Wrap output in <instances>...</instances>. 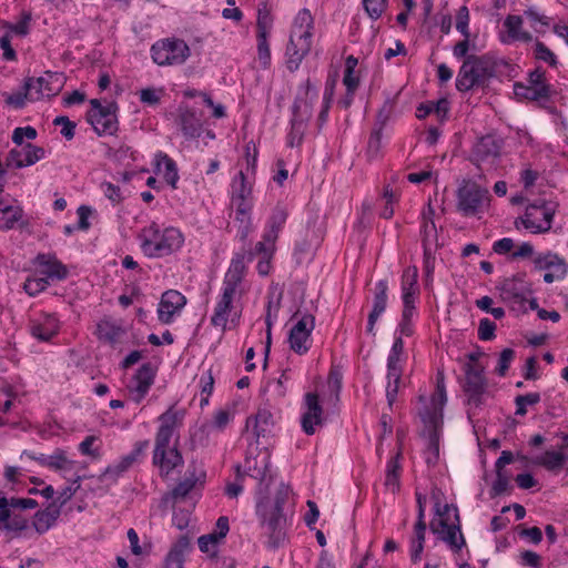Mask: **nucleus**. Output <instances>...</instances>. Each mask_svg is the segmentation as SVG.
I'll return each instance as SVG.
<instances>
[{
	"label": "nucleus",
	"mask_w": 568,
	"mask_h": 568,
	"mask_svg": "<svg viewBox=\"0 0 568 568\" xmlns=\"http://www.w3.org/2000/svg\"><path fill=\"white\" fill-rule=\"evenodd\" d=\"M290 493V487L281 483L273 499L265 496L257 503V513L271 548H278L285 540L286 517L282 505L288 499Z\"/></svg>",
	"instance_id": "obj_1"
},
{
	"label": "nucleus",
	"mask_w": 568,
	"mask_h": 568,
	"mask_svg": "<svg viewBox=\"0 0 568 568\" xmlns=\"http://www.w3.org/2000/svg\"><path fill=\"white\" fill-rule=\"evenodd\" d=\"M494 75L495 63L488 55L470 54L459 69L456 88L460 92H466L476 87H484Z\"/></svg>",
	"instance_id": "obj_2"
},
{
	"label": "nucleus",
	"mask_w": 568,
	"mask_h": 568,
	"mask_svg": "<svg viewBox=\"0 0 568 568\" xmlns=\"http://www.w3.org/2000/svg\"><path fill=\"white\" fill-rule=\"evenodd\" d=\"M144 239L141 247L145 255L163 256L179 250L183 243L182 233L174 227H168L160 234L155 224L143 231Z\"/></svg>",
	"instance_id": "obj_3"
},
{
	"label": "nucleus",
	"mask_w": 568,
	"mask_h": 568,
	"mask_svg": "<svg viewBox=\"0 0 568 568\" xmlns=\"http://www.w3.org/2000/svg\"><path fill=\"white\" fill-rule=\"evenodd\" d=\"M305 98L297 99L294 103V116L292 119V129L288 134L290 146H297L301 144L307 121L313 114V102L317 99L315 88L307 80L305 85Z\"/></svg>",
	"instance_id": "obj_4"
},
{
	"label": "nucleus",
	"mask_w": 568,
	"mask_h": 568,
	"mask_svg": "<svg viewBox=\"0 0 568 568\" xmlns=\"http://www.w3.org/2000/svg\"><path fill=\"white\" fill-rule=\"evenodd\" d=\"M153 62L158 65L182 64L191 54L186 42L178 38H166L156 41L151 47Z\"/></svg>",
	"instance_id": "obj_5"
},
{
	"label": "nucleus",
	"mask_w": 568,
	"mask_h": 568,
	"mask_svg": "<svg viewBox=\"0 0 568 568\" xmlns=\"http://www.w3.org/2000/svg\"><path fill=\"white\" fill-rule=\"evenodd\" d=\"M423 422L422 435L427 439L425 460L429 466L437 464L439 458V437L443 428V416L440 412H419Z\"/></svg>",
	"instance_id": "obj_6"
},
{
	"label": "nucleus",
	"mask_w": 568,
	"mask_h": 568,
	"mask_svg": "<svg viewBox=\"0 0 568 568\" xmlns=\"http://www.w3.org/2000/svg\"><path fill=\"white\" fill-rule=\"evenodd\" d=\"M503 144V140L497 135L486 134L475 142L469 159L478 168H493L500 156Z\"/></svg>",
	"instance_id": "obj_7"
},
{
	"label": "nucleus",
	"mask_w": 568,
	"mask_h": 568,
	"mask_svg": "<svg viewBox=\"0 0 568 568\" xmlns=\"http://www.w3.org/2000/svg\"><path fill=\"white\" fill-rule=\"evenodd\" d=\"M555 209L545 201H536L527 206L525 215L519 219L525 229L532 233H546L551 229Z\"/></svg>",
	"instance_id": "obj_8"
},
{
	"label": "nucleus",
	"mask_w": 568,
	"mask_h": 568,
	"mask_svg": "<svg viewBox=\"0 0 568 568\" xmlns=\"http://www.w3.org/2000/svg\"><path fill=\"white\" fill-rule=\"evenodd\" d=\"M464 392L468 397V404L478 408L483 404V395L487 389V381L484 368L479 364L467 363L465 365Z\"/></svg>",
	"instance_id": "obj_9"
},
{
	"label": "nucleus",
	"mask_w": 568,
	"mask_h": 568,
	"mask_svg": "<svg viewBox=\"0 0 568 568\" xmlns=\"http://www.w3.org/2000/svg\"><path fill=\"white\" fill-rule=\"evenodd\" d=\"M433 534L437 535L454 551H459L465 546V538L460 530V520L457 507H455V521L448 524V519L433 520L429 525Z\"/></svg>",
	"instance_id": "obj_10"
},
{
	"label": "nucleus",
	"mask_w": 568,
	"mask_h": 568,
	"mask_svg": "<svg viewBox=\"0 0 568 568\" xmlns=\"http://www.w3.org/2000/svg\"><path fill=\"white\" fill-rule=\"evenodd\" d=\"M312 33L304 30H292L286 48V64L291 71L298 69L312 47Z\"/></svg>",
	"instance_id": "obj_11"
},
{
	"label": "nucleus",
	"mask_w": 568,
	"mask_h": 568,
	"mask_svg": "<svg viewBox=\"0 0 568 568\" xmlns=\"http://www.w3.org/2000/svg\"><path fill=\"white\" fill-rule=\"evenodd\" d=\"M525 275H515L510 278H506L499 286L500 297L504 302L510 304L514 308L516 306L521 307L527 302L528 295L531 290L524 280Z\"/></svg>",
	"instance_id": "obj_12"
},
{
	"label": "nucleus",
	"mask_w": 568,
	"mask_h": 568,
	"mask_svg": "<svg viewBox=\"0 0 568 568\" xmlns=\"http://www.w3.org/2000/svg\"><path fill=\"white\" fill-rule=\"evenodd\" d=\"M487 193L486 190L479 187L475 182L465 181L457 191V207L464 215H474Z\"/></svg>",
	"instance_id": "obj_13"
},
{
	"label": "nucleus",
	"mask_w": 568,
	"mask_h": 568,
	"mask_svg": "<svg viewBox=\"0 0 568 568\" xmlns=\"http://www.w3.org/2000/svg\"><path fill=\"white\" fill-rule=\"evenodd\" d=\"M116 111L118 104L110 102L103 111H89L87 120L99 135H112L118 131Z\"/></svg>",
	"instance_id": "obj_14"
},
{
	"label": "nucleus",
	"mask_w": 568,
	"mask_h": 568,
	"mask_svg": "<svg viewBox=\"0 0 568 568\" xmlns=\"http://www.w3.org/2000/svg\"><path fill=\"white\" fill-rule=\"evenodd\" d=\"M45 151L41 146L32 143L22 145L21 150L12 149L6 156V166L8 169H22L30 166L44 158Z\"/></svg>",
	"instance_id": "obj_15"
},
{
	"label": "nucleus",
	"mask_w": 568,
	"mask_h": 568,
	"mask_svg": "<svg viewBox=\"0 0 568 568\" xmlns=\"http://www.w3.org/2000/svg\"><path fill=\"white\" fill-rule=\"evenodd\" d=\"M159 420L161 425L155 437L154 453H156L158 456H161L163 450L168 449L173 433L178 427L179 412L171 407L159 417Z\"/></svg>",
	"instance_id": "obj_16"
},
{
	"label": "nucleus",
	"mask_w": 568,
	"mask_h": 568,
	"mask_svg": "<svg viewBox=\"0 0 568 568\" xmlns=\"http://www.w3.org/2000/svg\"><path fill=\"white\" fill-rule=\"evenodd\" d=\"M314 316L307 314L291 328L288 342L295 353L304 354L308 351L307 342L314 328Z\"/></svg>",
	"instance_id": "obj_17"
},
{
	"label": "nucleus",
	"mask_w": 568,
	"mask_h": 568,
	"mask_svg": "<svg viewBox=\"0 0 568 568\" xmlns=\"http://www.w3.org/2000/svg\"><path fill=\"white\" fill-rule=\"evenodd\" d=\"M185 304L186 298L180 292L174 290L166 291L163 293L159 304V321L163 324H170L173 321V316L180 312Z\"/></svg>",
	"instance_id": "obj_18"
},
{
	"label": "nucleus",
	"mask_w": 568,
	"mask_h": 568,
	"mask_svg": "<svg viewBox=\"0 0 568 568\" xmlns=\"http://www.w3.org/2000/svg\"><path fill=\"white\" fill-rule=\"evenodd\" d=\"M154 371L150 363L143 364L135 373L130 385L129 392L132 394V399L140 403L148 394L154 381Z\"/></svg>",
	"instance_id": "obj_19"
},
{
	"label": "nucleus",
	"mask_w": 568,
	"mask_h": 568,
	"mask_svg": "<svg viewBox=\"0 0 568 568\" xmlns=\"http://www.w3.org/2000/svg\"><path fill=\"white\" fill-rule=\"evenodd\" d=\"M65 82L63 73L47 71L44 75L33 79L36 99L53 97L58 94Z\"/></svg>",
	"instance_id": "obj_20"
},
{
	"label": "nucleus",
	"mask_w": 568,
	"mask_h": 568,
	"mask_svg": "<svg viewBox=\"0 0 568 568\" xmlns=\"http://www.w3.org/2000/svg\"><path fill=\"white\" fill-rule=\"evenodd\" d=\"M387 281L382 280L376 284V292L373 300V308L367 318V333L375 335V324L387 306Z\"/></svg>",
	"instance_id": "obj_21"
},
{
	"label": "nucleus",
	"mask_w": 568,
	"mask_h": 568,
	"mask_svg": "<svg viewBox=\"0 0 568 568\" xmlns=\"http://www.w3.org/2000/svg\"><path fill=\"white\" fill-rule=\"evenodd\" d=\"M305 404L307 412L302 416V427L307 435L315 433V425L322 424V406L320 405L318 395L315 393H307L305 395Z\"/></svg>",
	"instance_id": "obj_22"
},
{
	"label": "nucleus",
	"mask_w": 568,
	"mask_h": 568,
	"mask_svg": "<svg viewBox=\"0 0 568 568\" xmlns=\"http://www.w3.org/2000/svg\"><path fill=\"white\" fill-rule=\"evenodd\" d=\"M245 467L248 475L260 480L258 494L263 495L267 493L268 483L263 487V483L267 478L270 467V456L266 452L258 454L254 458H246Z\"/></svg>",
	"instance_id": "obj_23"
},
{
	"label": "nucleus",
	"mask_w": 568,
	"mask_h": 568,
	"mask_svg": "<svg viewBox=\"0 0 568 568\" xmlns=\"http://www.w3.org/2000/svg\"><path fill=\"white\" fill-rule=\"evenodd\" d=\"M235 293L236 290H234L233 287L224 286L221 300L216 304L214 314L211 317L212 325L220 326L223 332L226 329L227 320L233 308L232 303Z\"/></svg>",
	"instance_id": "obj_24"
},
{
	"label": "nucleus",
	"mask_w": 568,
	"mask_h": 568,
	"mask_svg": "<svg viewBox=\"0 0 568 568\" xmlns=\"http://www.w3.org/2000/svg\"><path fill=\"white\" fill-rule=\"evenodd\" d=\"M37 264L41 267L40 274L47 280H63L68 275L67 267L50 254H39L36 258Z\"/></svg>",
	"instance_id": "obj_25"
},
{
	"label": "nucleus",
	"mask_w": 568,
	"mask_h": 568,
	"mask_svg": "<svg viewBox=\"0 0 568 568\" xmlns=\"http://www.w3.org/2000/svg\"><path fill=\"white\" fill-rule=\"evenodd\" d=\"M253 427V434L258 442L260 438L266 437L272 429L273 426V415L266 408H261L257 410L254 417H250L246 420V429Z\"/></svg>",
	"instance_id": "obj_26"
},
{
	"label": "nucleus",
	"mask_w": 568,
	"mask_h": 568,
	"mask_svg": "<svg viewBox=\"0 0 568 568\" xmlns=\"http://www.w3.org/2000/svg\"><path fill=\"white\" fill-rule=\"evenodd\" d=\"M535 270H549L556 271V275H566L568 272V265L566 261L560 257L558 254L552 252H547L544 254H538L534 258Z\"/></svg>",
	"instance_id": "obj_27"
},
{
	"label": "nucleus",
	"mask_w": 568,
	"mask_h": 568,
	"mask_svg": "<svg viewBox=\"0 0 568 568\" xmlns=\"http://www.w3.org/2000/svg\"><path fill=\"white\" fill-rule=\"evenodd\" d=\"M153 464L159 466L161 476H168L174 468L183 464V457L174 446L170 450H163L161 456L153 453Z\"/></svg>",
	"instance_id": "obj_28"
},
{
	"label": "nucleus",
	"mask_w": 568,
	"mask_h": 568,
	"mask_svg": "<svg viewBox=\"0 0 568 568\" xmlns=\"http://www.w3.org/2000/svg\"><path fill=\"white\" fill-rule=\"evenodd\" d=\"M195 484L196 478L194 475L179 481L171 493L162 497V506L166 507L171 504L173 507L176 501L184 499L190 494V491L195 487Z\"/></svg>",
	"instance_id": "obj_29"
},
{
	"label": "nucleus",
	"mask_w": 568,
	"mask_h": 568,
	"mask_svg": "<svg viewBox=\"0 0 568 568\" xmlns=\"http://www.w3.org/2000/svg\"><path fill=\"white\" fill-rule=\"evenodd\" d=\"M149 447V440H141L135 443L133 450L122 457V459L113 467H109L105 470V474L114 473L115 475H120L128 470L139 458L143 455L145 449Z\"/></svg>",
	"instance_id": "obj_30"
},
{
	"label": "nucleus",
	"mask_w": 568,
	"mask_h": 568,
	"mask_svg": "<svg viewBox=\"0 0 568 568\" xmlns=\"http://www.w3.org/2000/svg\"><path fill=\"white\" fill-rule=\"evenodd\" d=\"M402 372L403 371L399 365V362L387 361L388 384L386 387V397H387L389 406H392L396 399V396L398 393V386H399L400 378H402Z\"/></svg>",
	"instance_id": "obj_31"
},
{
	"label": "nucleus",
	"mask_w": 568,
	"mask_h": 568,
	"mask_svg": "<svg viewBox=\"0 0 568 568\" xmlns=\"http://www.w3.org/2000/svg\"><path fill=\"white\" fill-rule=\"evenodd\" d=\"M180 125L185 136L195 138L201 132V121L195 112L187 108H180Z\"/></svg>",
	"instance_id": "obj_32"
},
{
	"label": "nucleus",
	"mask_w": 568,
	"mask_h": 568,
	"mask_svg": "<svg viewBox=\"0 0 568 568\" xmlns=\"http://www.w3.org/2000/svg\"><path fill=\"white\" fill-rule=\"evenodd\" d=\"M59 516L60 508L52 504L44 510L36 513L33 526L39 534H43L55 523Z\"/></svg>",
	"instance_id": "obj_33"
},
{
	"label": "nucleus",
	"mask_w": 568,
	"mask_h": 568,
	"mask_svg": "<svg viewBox=\"0 0 568 568\" xmlns=\"http://www.w3.org/2000/svg\"><path fill=\"white\" fill-rule=\"evenodd\" d=\"M514 93L518 99H526L529 101H538L541 99H548L550 93L549 87L534 88L529 84L515 83Z\"/></svg>",
	"instance_id": "obj_34"
},
{
	"label": "nucleus",
	"mask_w": 568,
	"mask_h": 568,
	"mask_svg": "<svg viewBox=\"0 0 568 568\" xmlns=\"http://www.w3.org/2000/svg\"><path fill=\"white\" fill-rule=\"evenodd\" d=\"M244 273V254H237L231 262V266L225 275L224 286H231L237 290Z\"/></svg>",
	"instance_id": "obj_35"
},
{
	"label": "nucleus",
	"mask_w": 568,
	"mask_h": 568,
	"mask_svg": "<svg viewBox=\"0 0 568 568\" xmlns=\"http://www.w3.org/2000/svg\"><path fill=\"white\" fill-rule=\"evenodd\" d=\"M164 164V179L169 184L175 187V184L179 180L178 169L174 161L169 158L165 153L159 152L155 155V172L159 173L161 171V165Z\"/></svg>",
	"instance_id": "obj_36"
},
{
	"label": "nucleus",
	"mask_w": 568,
	"mask_h": 568,
	"mask_svg": "<svg viewBox=\"0 0 568 568\" xmlns=\"http://www.w3.org/2000/svg\"><path fill=\"white\" fill-rule=\"evenodd\" d=\"M191 541L187 535L179 537L176 542L171 548L165 562L175 565L176 568L183 567V554L190 549Z\"/></svg>",
	"instance_id": "obj_37"
},
{
	"label": "nucleus",
	"mask_w": 568,
	"mask_h": 568,
	"mask_svg": "<svg viewBox=\"0 0 568 568\" xmlns=\"http://www.w3.org/2000/svg\"><path fill=\"white\" fill-rule=\"evenodd\" d=\"M33 90V78H28L24 81L23 91L17 92L13 94H10L7 97L6 102L9 105H12L14 108H22L24 106L26 100H37Z\"/></svg>",
	"instance_id": "obj_38"
},
{
	"label": "nucleus",
	"mask_w": 568,
	"mask_h": 568,
	"mask_svg": "<svg viewBox=\"0 0 568 568\" xmlns=\"http://www.w3.org/2000/svg\"><path fill=\"white\" fill-rule=\"evenodd\" d=\"M400 453H397L396 456H394L388 465L386 470V478H385V486L394 494L399 488V459Z\"/></svg>",
	"instance_id": "obj_39"
},
{
	"label": "nucleus",
	"mask_w": 568,
	"mask_h": 568,
	"mask_svg": "<svg viewBox=\"0 0 568 568\" xmlns=\"http://www.w3.org/2000/svg\"><path fill=\"white\" fill-rule=\"evenodd\" d=\"M98 337L108 343H115L123 333L122 328L110 321H101L98 324Z\"/></svg>",
	"instance_id": "obj_40"
},
{
	"label": "nucleus",
	"mask_w": 568,
	"mask_h": 568,
	"mask_svg": "<svg viewBox=\"0 0 568 568\" xmlns=\"http://www.w3.org/2000/svg\"><path fill=\"white\" fill-rule=\"evenodd\" d=\"M568 459V455L564 452L547 450L538 460V464L546 467L548 470L560 469L564 463Z\"/></svg>",
	"instance_id": "obj_41"
},
{
	"label": "nucleus",
	"mask_w": 568,
	"mask_h": 568,
	"mask_svg": "<svg viewBox=\"0 0 568 568\" xmlns=\"http://www.w3.org/2000/svg\"><path fill=\"white\" fill-rule=\"evenodd\" d=\"M23 210L20 206H6L0 212V230H11L22 219Z\"/></svg>",
	"instance_id": "obj_42"
},
{
	"label": "nucleus",
	"mask_w": 568,
	"mask_h": 568,
	"mask_svg": "<svg viewBox=\"0 0 568 568\" xmlns=\"http://www.w3.org/2000/svg\"><path fill=\"white\" fill-rule=\"evenodd\" d=\"M232 187L236 201L244 202L251 195V187L246 185V178L242 171L234 179Z\"/></svg>",
	"instance_id": "obj_43"
},
{
	"label": "nucleus",
	"mask_w": 568,
	"mask_h": 568,
	"mask_svg": "<svg viewBox=\"0 0 568 568\" xmlns=\"http://www.w3.org/2000/svg\"><path fill=\"white\" fill-rule=\"evenodd\" d=\"M418 270L416 266H409L404 271L402 277V290L403 292L418 293Z\"/></svg>",
	"instance_id": "obj_44"
},
{
	"label": "nucleus",
	"mask_w": 568,
	"mask_h": 568,
	"mask_svg": "<svg viewBox=\"0 0 568 568\" xmlns=\"http://www.w3.org/2000/svg\"><path fill=\"white\" fill-rule=\"evenodd\" d=\"M510 475L507 471H496V480L490 489V497L495 498L508 491Z\"/></svg>",
	"instance_id": "obj_45"
},
{
	"label": "nucleus",
	"mask_w": 568,
	"mask_h": 568,
	"mask_svg": "<svg viewBox=\"0 0 568 568\" xmlns=\"http://www.w3.org/2000/svg\"><path fill=\"white\" fill-rule=\"evenodd\" d=\"M540 402L539 393H529L526 395H518L515 398V404L517 406L516 415L524 416L527 413L526 406L535 405Z\"/></svg>",
	"instance_id": "obj_46"
},
{
	"label": "nucleus",
	"mask_w": 568,
	"mask_h": 568,
	"mask_svg": "<svg viewBox=\"0 0 568 568\" xmlns=\"http://www.w3.org/2000/svg\"><path fill=\"white\" fill-rule=\"evenodd\" d=\"M535 58L547 62L551 67L557 65L556 55L541 41L535 43Z\"/></svg>",
	"instance_id": "obj_47"
},
{
	"label": "nucleus",
	"mask_w": 568,
	"mask_h": 568,
	"mask_svg": "<svg viewBox=\"0 0 568 568\" xmlns=\"http://www.w3.org/2000/svg\"><path fill=\"white\" fill-rule=\"evenodd\" d=\"M363 4L367 14L373 19H377L386 9L387 0H363Z\"/></svg>",
	"instance_id": "obj_48"
},
{
	"label": "nucleus",
	"mask_w": 568,
	"mask_h": 568,
	"mask_svg": "<svg viewBox=\"0 0 568 568\" xmlns=\"http://www.w3.org/2000/svg\"><path fill=\"white\" fill-rule=\"evenodd\" d=\"M49 281L45 277L28 278L24 282L23 288L30 295L33 296L47 288Z\"/></svg>",
	"instance_id": "obj_49"
},
{
	"label": "nucleus",
	"mask_w": 568,
	"mask_h": 568,
	"mask_svg": "<svg viewBox=\"0 0 568 568\" xmlns=\"http://www.w3.org/2000/svg\"><path fill=\"white\" fill-rule=\"evenodd\" d=\"M313 28V18L308 10L303 9L298 12L295 18L294 26L292 30H304L311 32Z\"/></svg>",
	"instance_id": "obj_50"
},
{
	"label": "nucleus",
	"mask_w": 568,
	"mask_h": 568,
	"mask_svg": "<svg viewBox=\"0 0 568 568\" xmlns=\"http://www.w3.org/2000/svg\"><path fill=\"white\" fill-rule=\"evenodd\" d=\"M37 130L33 126L16 128L12 133V141L17 145H23V140H34L37 138Z\"/></svg>",
	"instance_id": "obj_51"
},
{
	"label": "nucleus",
	"mask_w": 568,
	"mask_h": 568,
	"mask_svg": "<svg viewBox=\"0 0 568 568\" xmlns=\"http://www.w3.org/2000/svg\"><path fill=\"white\" fill-rule=\"evenodd\" d=\"M257 52H258V61L266 68L271 61V51L267 43V36H257Z\"/></svg>",
	"instance_id": "obj_52"
},
{
	"label": "nucleus",
	"mask_w": 568,
	"mask_h": 568,
	"mask_svg": "<svg viewBox=\"0 0 568 568\" xmlns=\"http://www.w3.org/2000/svg\"><path fill=\"white\" fill-rule=\"evenodd\" d=\"M447 402V395H446V387H443V390L440 388L436 387V393L432 397V405L430 407L425 406L420 412H425L428 409L429 412L438 410L443 415V407Z\"/></svg>",
	"instance_id": "obj_53"
},
{
	"label": "nucleus",
	"mask_w": 568,
	"mask_h": 568,
	"mask_svg": "<svg viewBox=\"0 0 568 568\" xmlns=\"http://www.w3.org/2000/svg\"><path fill=\"white\" fill-rule=\"evenodd\" d=\"M272 27V17L267 10H258L257 16V36H268L270 29Z\"/></svg>",
	"instance_id": "obj_54"
},
{
	"label": "nucleus",
	"mask_w": 568,
	"mask_h": 568,
	"mask_svg": "<svg viewBox=\"0 0 568 568\" xmlns=\"http://www.w3.org/2000/svg\"><path fill=\"white\" fill-rule=\"evenodd\" d=\"M468 23H469V11L466 6H463L459 8L457 13V22H456V29L464 36V38H469V30H468Z\"/></svg>",
	"instance_id": "obj_55"
},
{
	"label": "nucleus",
	"mask_w": 568,
	"mask_h": 568,
	"mask_svg": "<svg viewBox=\"0 0 568 568\" xmlns=\"http://www.w3.org/2000/svg\"><path fill=\"white\" fill-rule=\"evenodd\" d=\"M21 16H22V19L18 23H16V24L7 23L6 28H8L10 31L23 37V36H27L29 32V22L31 21V13L23 11Z\"/></svg>",
	"instance_id": "obj_56"
},
{
	"label": "nucleus",
	"mask_w": 568,
	"mask_h": 568,
	"mask_svg": "<svg viewBox=\"0 0 568 568\" xmlns=\"http://www.w3.org/2000/svg\"><path fill=\"white\" fill-rule=\"evenodd\" d=\"M428 216L425 214V224L423 226V244H429V237L436 234V226L432 219V215L434 214V210L430 204H428Z\"/></svg>",
	"instance_id": "obj_57"
},
{
	"label": "nucleus",
	"mask_w": 568,
	"mask_h": 568,
	"mask_svg": "<svg viewBox=\"0 0 568 568\" xmlns=\"http://www.w3.org/2000/svg\"><path fill=\"white\" fill-rule=\"evenodd\" d=\"M496 324L488 318L479 322L478 336L483 341H489L495 337Z\"/></svg>",
	"instance_id": "obj_58"
},
{
	"label": "nucleus",
	"mask_w": 568,
	"mask_h": 568,
	"mask_svg": "<svg viewBox=\"0 0 568 568\" xmlns=\"http://www.w3.org/2000/svg\"><path fill=\"white\" fill-rule=\"evenodd\" d=\"M515 356V352L511 348H505L499 356L498 366L496 368V372L504 376L509 368V365Z\"/></svg>",
	"instance_id": "obj_59"
},
{
	"label": "nucleus",
	"mask_w": 568,
	"mask_h": 568,
	"mask_svg": "<svg viewBox=\"0 0 568 568\" xmlns=\"http://www.w3.org/2000/svg\"><path fill=\"white\" fill-rule=\"evenodd\" d=\"M55 125H62L61 134L67 139L71 140L74 136L75 123L70 121L68 116H58L54 119Z\"/></svg>",
	"instance_id": "obj_60"
},
{
	"label": "nucleus",
	"mask_w": 568,
	"mask_h": 568,
	"mask_svg": "<svg viewBox=\"0 0 568 568\" xmlns=\"http://www.w3.org/2000/svg\"><path fill=\"white\" fill-rule=\"evenodd\" d=\"M342 373L339 369L333 367L329 371L327 384L328 387L335 393L336 399H338L339 392L342 389Z\"/></svg>",
	"instance_id": "obj_61"
},
{
	"label": "nucleus",
	"mask_w": 568,
	"mask_h": 568,
	"mask_svg": "<svg viewBox=\"0 0 568 568\" xmlns=\"http://www.w3.org/2000/svg\"><path fill=\"white\" fill-rule=\"evenodd\" d=\"M505 27L507 28L509 37L514 40L521 30L523 19L519 16H508L505 20Z\"/></svg>",
	"instance_id": "obj_62"
},
{
	"label": "nucleus",
	"mask_w": 568,
	"mask_h": 568,
	"mask_svg": "<svg viewBox=\"0 0 568 568\" xmlns=\"http://www.w3.org/2000/svg\"><path fill=\"white\" fill-rule=\"evenodd\" d=\"M220 538L214 532H210L207 535H203L199 538L197 544L199 548L202 552H209L213 549L219 542Z\"/></svg>",
	"instance_id": "obj_63"
},
{
	"label": "nucleus",
	"mask_w": 568,
	"mask_h": 568,
	"mask_svg": "<svg viewBox=\"0 0 568 568\" xmlns=\"http://www.w3.org/2000/svg\"><path fill=\"white\" fill-rule=\"evenodd\" d=\"M287 219V211L284 207L276 206L271 216L270 227L281 231Z\"/></svg>",
	"instance_id": "obj_64"
}]
</instances>
